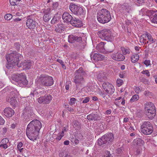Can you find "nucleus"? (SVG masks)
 I'll list each match as a JSON object with an SVG mask.
<instances>
[{
    "label": "nucleus",
    "instance_id": "f257e3e1",
    "mask_svg": "<svg viewBox=\"0 0 157 157\" xmlns=\"http://www.w3.org/2000/svg\"><path fill=\"white\" fill-rule=\"evenodd\" d=\"M42 127L41 122L37 120H34L28 125L26 129V134L31 140H36L39 131Z\"/></svg>",
    "mask_w": 157,
    "mask_h": 157
},
{
    "label": "nucleus",
    "instance_id": "f03ea898",
    "mask_svg": "<svg viewBox=\"0 0 157 157\" xmlns=\"http://www.w3.org/2000/svg\"><path fill=\"white\" fill-rule=\"evenodd\" d=\"M86 72L82 67L75 71V76L73 78V82L75 83L76 89H79L84 86L85 81L83 78L86 75Z\"/></svg>",
    "mask_w": 157,
    "mask_h": 157
},
{
    "label": "nucleus",
    "instance_id": "7ed1b4c3",
    "mask_svg": "<svg viewBox=\"0 0 157 157\" xmlns=\"http://www.w3.org/2000/svg\"><path fill=\"white\" fill-rule=\"evenodd\" d=\"M37 81L40 88L42 86H51L54 83L53 78L45 75H41L37 77Z\"/></svg>",
    "mask_w": 157,
    "mask_h": 157
},
{
    "label": "nucleus",
    "instance_id": "20e7f679",
    "mask_svg": "<svg viewBox=\"0 0 157 157\" xmlns=\"http://www.w3.org/2000/svg\"><path fill=\"white\" fill-rule=\"evenodd\" d=\"M97 18L100 23L104 24L107 23L111 19L110 13L106 9H103L98 13Z\"/></svg>",
    "mask_w": 157,
    "mask_h": 157
},
{
    "label": "nucleus",
    "instance_id": "39448f33",
    "mask_svg": "<svg viewBox=\"0 0 157 157\" xmlns=\"http://www.w3.org/2000/svg\"><path fill=\"white\" fill-rule=\"evenodd\" d=\"M11 81H15L23 85H26L28 83V81L26 79V76L24 74L21 73L20 74H13L11 75Z\"/></svg>",
    "mask_w": 157,
    "mask_h": 157
},
{
    "label": "nucleus",
    "instance_id": "423d86ee",
    "mask_svg": "<svg viewBox=\"0 0 157 157\" xmlns=\"http://www.w3.org/2000/svg\"><path fill=\"white\" fill-rule=\"evenodd\" d=\"M114 138V136L112 133H107L102 136L100 139H99L98 143L100 146L103 144H110L113 142Z\"/></svg>",
    "mask_w": 157,
    "mask_h": 157
},
{
    "label": "nucleus",
    "instance_id": "0eeeda50",
    "mask_svg": "<svg viewBox=\"0 0 157 157\" xmlns=\"http://www.w3.org/2000/svg\"><path fill=\"white\" fill-rule=\"evenodd\" d=\"M105 44V43L104 42H101L97 45L96 47L97 49L99 52L103 53L108 54L112 52L114 49V44L111 43L108 45L109 47L112 48H105L104 45Z\"/></svg>",
    "mask_w": 157,
    "mask_h": 157
},
{
    "label": "nucleus",
    "instance_id": "6e6552de",
    "mask_svg": "<svg viewBox=\"0 0 157 157\" xmlns=\"http://www.w3.org/2000/svg\"><path fill=\"white\" fill-rule=\"evenodd\" d=\"M140 130L145 135H150L153 132V127L150 122L146 121L141 124Z\"/></svg>",
    "mask_w": 157,
    "mask_h": 157
},
{
    "label": "nucleus",
    "instance_id": "1a4fd4ad",
    "mask_svg": "<svg viewBox=\"0 0 157 157\" xmlns=\"http://www.w3.org/2000/svg\"><path fill=\"white\" fill-rule=\"evenodd\" d=\"M21 55L17 52H14L6 56V58L8 63L10 64H17L21 58Z\"/></svg>",
    "mask_w": 157,
    "mask_h": 157
},
{
    "label": "nucleus",
    "instance_id": "9d476101",
    "mask_svg": "<svg viewBox=\"0 0 157 157\" xmlns=\"http://www.w3.org/2000/svg\"><path fill=\"white\" fill-rule=\"evenodd\" d=\"M97 34L101 39L107 41H111L112 40L111 31L108 29H103L97 32Z\"/></svg>",
    "mask_w": 157,
    "mask_h": 157
},
{
    "label": "nucleus",
    "instance_id": "9b49d317",
    "mask_svg": "<svg viewBox=\"0 0 157 157\" xmlns=\"http://www.w3.org/2000/svg\"><path fill=\"white\" fill-rule=\"evenodd\" d=\"M69 7L70 10L75 14L80 15L83 13V10L82 7L78 6L73 3H71Z\"/></svg>",
    "mask_w": 157,
    "mask_h": 157
},
{
    "label": "nucleus",
    "instance_id": "f8f14e48",
    "mask_svg": "<svg viewBox=\"0 0 157 157\" xmlns=\"http://www.w3.org/2000/svg\"><path fill=\"white\" fill-rule=\"evenodd\" d=\"M102 87L106 93L109 94H113L114 92V86L108 82H104L102 84Z\"/></svg>",
    "mask_w": 157,
    "mask_h": 157
},
{
    "label": "nucleus",
    "instance_id": "ddd939ff",
    "mask_svg": "<svg viewBox=\"0 0 157 157\" xmlns=\"http://www.w3.org/2000/svg\"><path fill=\"white\" fill-rule=\"evenodd\" d=\"M52 98V96L50 94H48L45 95L44 96L40 97L38 98L37 101L40 104H48L50 102Z\"/></svg>",
    "mask_w": 157,
    "mask_h": 157
},
{
    "label": "nucleus",
    "instance_id": "4468645a",
    "mask_svg": "<svg viewBox=\"0 0 157 157\" xmlns=\"http://www.w3.org/2000/svg\"><path fill=\"white\" fill-rule=\"evenodd\" d=\"M52 11V10L49 8L43 10L44 15L43 17V20L45 22L48 21L51 19Z\"/></svg>",
    "mask_w": 157,
    "mask_h": 157
},
{
    "label": "nucleus",
    "instance_id": "2eb2a0df",
    "mask_svg": "<svg viewBox=\"0 0 157 157\" xmlns=\"http://www.w3.org/2000/svg\"><path fill=\"white\" fill-rule=\"evenodd\" d=\"M91 59L94 60L95 61H101L105 59L104 55L98 53H92L90 55Z\"/></svg>",
    "mask_w": 157,
    "mask_h": 157
},
{
    "label": "nucleus",
    "instance_id": "dca6fc26",
    "mask_svg": "<svg viewBox=\"0 0 157 157\" xmlns=\"http://www.w3.org/2000/svg\"><path fill=\"white\" fill-rule=\"evenodd\" d=\"M13 96L10 95H8L6 98V100L7 101L10 102V104L13 106H15L17 104V101L16 99L15 94L13 92L11 93Z\"/></svg>",
    "mask_w": 157,
    "mask_h": 157
},
{
    "label": "nucleus",
    "instance_id": "f3484780",
    "mask_svg": "<svg viewBox=\"0 0 157 157\" xmlns=\"http://www.w3.org/2000/svg\"><path fill=\"white\" fill-rule=\"evenodd\" d=\"M111 57L114 60L118 61H122L125 58L123 55L119 52L113 54Z\"/></svg>",
    "mask_w": 157,
    "mask_h": 157
},
{
    "label": "nucleus",
    "instance_id": "a211bd4d",
    "mask_svg": "<svg viewBox=\"0 0 157 157\" xmlns=\"http://www.w3.org/2000/svg\"><path fill=\"white\" fill-rule=\"evenodd\" d=\"M36 22L29 18L27 17L26 21V26L29 29H33L36 26Z\"/></svg>",
    "mask_w": 157,
    "mask_h": 157
},
{
    "label": "nucleus",
    "instance_id": "6ab92c4d",
    "mask_svg": "<svg viewBox=\"0 0 157 157\" xmlns=\"http://www.w3.org/2000/svg\"><path fill=\"white\" fill-rule=\"evenodd\" d=\"M82 38L81 37H78L73 35H70L68 36V41L70 43H73L75 42H80L81 41Z\"/></svg>",
    "mask_w": 157,
    "mask_h": 157
},
{
    "label": "nucleus",
    "instance_id": "aec40b11",
    "mask_svg": "<svg viewBox=\"0 0 157 157\" xmlns=\"http://www.w3.org/2000/svg\"><path fill=\"white\" fill-rule=\"evenodd\" d=\"M148 107H145V113L148 117L150 118H153L155 115L156 111L155 110H149L150 108Z\"/></svg>",
    "mask_w": 157,
    "mask_h": 157
},
{
    "label": "nucleus",
    "instance_id": "412c9836",
    "mask_svg": "<svg viewBox=\"0 0 157 157\" xmlns=\"http://www.w3.org/2000/svg\"><path fill=\"white\" fill-rule=\"evenodd\" d=\"M71 24L73 26L78 28L81 27L82 25V21L79 19L75 17L73 18L71 21Z\"/></svg>",
    "mask_w": 157,
    "mask_h": 157
},
{
    "label": "nucleus",
    "instance_id": "4be33fe9",
    "mask_svg": "<svg viewBox=\"0 0 157 157\" xmlns=\"http://www.w3.org/2000/svg\"><path fill=\"white\" fill-rule=\"evenodd\" d=\"M87 118L88 120L92 121H97L101 119L100 116L97 113H92L88 115Z\"/></svg>",
    "mask_w": 157,
    "mask_h": 157
},
{
    "label": "nucleus",
    "instance_id": "5701e85b",
    "mask_svg": "<svg viewBox=\"0 0 157 157\" xmlns=\"http://www.w3.org/2000/svg\"><path fill=\"white\" fill-rule=\"evenodd\" d=\"M62 17L63 21L66 23H71L73 18L72 16L67 12L64 13L62 15Z\"/></svg>",
    "mask_w": 157,
    "mask_h": 157
},
{
    "label": "nucleus",
    "instance_id": "b1692460",
    "mask_svg": "<svg viewBox=\"0 0 157 157\" xmlns=\"http://www.w3.org/2000/svg\"><path fill=\"white\" fill-rule=\"evenodd\" d=\"M4 115L7 117H12L14 114V110L11 108L8 107L5 109L3 111Z\"/></svg>",
    "mask_w": 157,
    "mask_h": 157
},
{
    "label": "nucleus",
    "instance_id": "393cba45",
    "mask_svg": "<svg viewBox=\"0 0 157 157\" xmlns=\"http://www.w3.org/2000/svg\"><path fill=\"white\" fill-rule=\"evenodd\" d=\"M55 31L57 33H61L65 29L64 25L62 24H58L55 26Z\"/></svg>",
    "mask_w": 157,
    "mask_h": 157
},
{
    "label": "nucleus",
    "instance_id": "a878e982",
    "mask_svg": "<svg viewBox=\"0 0 157 157\" xmlns=\"http://www.w3.org/2000/svg\"><path fill=\"white\" fill-rule=\"evenodd\" d=\"M144 141L139 138H136L134 140L133 142L134 145L135 147H143Z\"/></svg>",
    "mask_w": 157,
    "mask_h": 157
},
{
    "label": "nucleus",
    "instance_id": "bb28decb",
    "mask_svg": "<svg viewBox=\"0 0 157 157\" xmlns=\"http://www.w3.org/2000/svg\"><path fill=\"white\" fill-rule=\"evenodd\" d=\"M33 63V62L30 60L25 61L22 63L23 68L25 70L29 69Z\"/></svg>",
    "mask_w": 157,
    "mask_h": 157
},
{
    "label": "nucleus",
    "instance_id": "cd10ccee",
    "mask_svg": "<svg viewBox=\"0 0 157 157\" xmlns=\"http://www.w3.org/2000/svg\"><path fill=\"white\" fill-rule=\"evenodd\" d=\"M9 140L7 138L3 139L0 142V147L6 149L8 147L7 144L8 143Z\"/></svg>",
    "mask_w": 157,
    "mask_h": 157
},
{
    "label": "nucleus",
    "instance_id": "c85d7f7f",
    "mask_svg": "<svg viewBox=\"0 0 157 157\" xmlns=\"http://www.w3.org/2000/svg\"><path fill=\"white\" fill-rule=\"evenodd\" d=\"M139 58V56L138 55L134 54L132 55L131 57V60L132 63H135L137 62Z\"/></svg>",
    "mask_w": 157,
    "mask_h": 157
},
{
    "label": "nucleus",
    "instance_id": "c756f323",
    "mask_svg": "<svg viewBox=\"0 0 157 157\" xmlns=\"http://www.w3.org/2000/svg\"><path fill=\"white\" fill-rule=\"evenodd\" d=\"M146 36L148 40V43L150 44H152L155 42V40L152 37L151 34L149 33H146L145 34V36Z\"/></svg>",
    "mask_w": 157,
    "mask_h": 157
},
{
    "label": "nucleus",
    "instance_id": "7c9ffc66",
    "mask_svg": "<svg viewBox=\"0 0 157 157\" xmlns=\"http://www.w3.org/2000/svg\"><path fill=\"white\" fill-rule=\"evenodd\" d=\"M121 49L122 51V53L124 55H125L127 54H129L130 52V50L128 48L121 47Z\"/></svg>",
    "mask_w": 157,
    "mask_h": 157
},
{
    "label": "nucleus",
    "instance_id": "2f4dec72",
    "mask_svg": "<svg viewBox=\"0 0 157 157\" xmlns=\"http://www.w3.org/2000/svg\"><path fill=\"white\" fill-rule=\"evenodd\" d=\"M149 107L150 108L149 110H155V106L154 104L151 102H147L145 104V107Z\"/></svg>",
    "mask_w": 157,
    "mask_h": 157
},
{
    "label": "nucleus",
    "instance_id": "473e14b6",
    "mask_svg": "<svg viewBox=\"0 0 157 157\" xmlns=\"http://www.w3.org/2000/svg\"><path fill=\"white\" fill-rule=\"evenodd\" d=\"M73 126L75 128L76 130H78L81 127V125L80 124L75 120L73 121Z\"/></svg>",
    "mask_w": 157,
    "mask_h": 157
},
{
    "label": "nucleus",
    "instance_id": "72a5a7b5",
    "mask_svg": "<svg viewBox=\"0 0 157 157\" xmlns=\"http://www.w3.org/2000/svg\"><path fill=\"white\" fill-rule=\"evenodd\" d=\"M135 154L136 155H137L140 154L142 151V147H135Z\"/></svg>",
    "mask_w": 157,
    "mask_h": 157
},
{
    "label": "nucleus",
    "instance_id": "f704fd0d",
    "mask_svg": "<svg viewBox=\"0 0 157 157\" xmlns=\"http://www.w3.org/2000/svg\"><path fill=\"white\" fill-rule=\"evenodd\" d=\"M59 156L60 157H72L69 154L65 152H61L59 154Z\"/></svg>",
    "mask_w": 157,
    "mask_h": 157
},
{
    "label": "nucleus",
    "instance_id": "c9c22d12",
    "mask_svg": "<svg viewBox=\"0 0 157 157\" xmlns=\"http://www.w3.org/2000/svg\"><path fill=\"white\" fill-rule=\"evenodd\" d=\"M122 8L126 12H128L130 9V7L128 4L125 3L122 6Z\"/></svg>",
    "mask_w": 157,
    "mask_h": 157
},
{
    "label": "nucleus",
    "instance_id": "e433bc0d",
    "mask_svg": "<svg viewBox=\"0 0 157 157\" xmlns=\"http://www.w3.org/2000/svg\"><path fill=\"white\" fill-rule=\"evenodd\" d=\"M64 135V134L63 133V132L59 133L57 135V137L56 139L57 141H59L61 140L62 137Z\"/></svg>",
    "mask_w": 157,
    "mask_h": 157
},
{
    "label": "nucleus",
    "instance_id": "4c0bfd02",
    "mask_svg": "<svg viewBox=\"0 0 157 157\" xmlns=\"http://www.w3.org/2000/svg\"><path fill=\"white\" fill-rule=\"evenodd\" d=\"M139 98L138 95L135 94L134 95L131 99L130 101L131 102H133L138 100Z\"/></svg>",
    "mask_w": 157,
    "mask_h": 157
},
{
    "label": "nucleus",
    "instance_id": "58836bf2",
    "mask_svg": "<svg viewBox=\"0 0 157 157\" xmlns=\"http://www.w3.org/2000/svg\"><path fill=\"white\" fill-rule=\"evenodd\" d=\"M103 73H100L98 75V78L99 81H102L106 78L105 77L103 76Z\"/></svg>",
    "mask_w": 157,
    "mask_h": 157
},
{
    "label": "nucleus",
    "instance_id": "ea45409f",
    "mask_svg": "<svg viewBox=\"0 0 157 157\" xmlns=\"http://www.w3.org/2000/svg\"><path fill=\"white\" fill-rule=\"evenodd\" d=\"M145 36V35L144 34L142 36L140 40V42L141 43H142V44H145L148 43V41L144 38V36Z\"/></svg>",
    "mask_w": 157,
    "mask_h": 157
},
{
    "label": "nucleus",
    "instance_id": "a19ab883",
    "mask_svg": "<svg viewBox=\"0 0 157 157\" xmlns=\"http://www.w3.org/2000/svg\"><path fill=\"white\" fill-rule=\"evenodd\" d=\"M19 151L22 155L24 156L25 157L26 156L27 150L23 148L21 150H20Z\"/></svg>",
    "mask_w": 157,
    "mask_h": 157
},
{
    "label": "nucleus",
    "instance_id": "79ce46f5",
    "mask_svg": "<svg viewBox=\"0 0 157 157\" xmlns=\"http://www.w3.org/2000/svg\"><path fill=\"white\" fill-rule=\"evenodd\" d=\"M10 4L12 6L17 5L20 1L18 0H9Z\"/></svg>",
    "mask_w": 157,
    "mask_h": 157
},
{
    "label": "nucleus",
    "instance_id": "37998d69",
    "mask_svg": "<svg viewBox=\"0 0 157 157\" xmlns=\"http://www.w3.org/2000/svg\"><path fill=\"white\" fill-rule=\"evenodd\" d=\"M12 17V14H7L4 17L5 19L7 20H10Z\"/></svg>",
    "mask_w": 157,
    "mask_h": 157
},
{
    "label": "nucleus",
    "instance_id": "c03bdc74",
    "mask_svg": "<svg viewBox=\"0 0 157 157\" xmlns=\"http://www.w3.org/2000/svg\"><path fill=\"white\" fill-rule=\"evenodd\" d=\"M117 83L118 86H121L123 83V81L120 78L118 79L117 81Z\"/></svg>",
    "mask_w": 157,
    "mask_h": 157
},
{
    "label": "nucleus",
    "instance_id": "a18cd8bd",
    "mask_svg": "<svg viewBox=\"0 0 157 157\" xmlns=\"http://www.w3.org/2000/svg\"><path fill=\"white\" fill-rule=\"evenodd\" d=\"M151 21L152 23L157 24V13L154 15Z\"/></svg>",
    "mask_w": 157,
    "mask_h": 157
},
{
    "label": "nucleus",
    "instance_id": "49530a36",
    "mask_svg": "<svg viewBox=\"0 0 157 157\" xmlns=\"http://www.w3.org/2000/svg\"><path fill=\"white\" fill-rule=\"evenodd\" d=\"M76 99L75 98H72L70 99V104L71 105H75V101Z\"/></svg>",
    "mask_w": 157,
    "mask_h": 157
},
{
    "label": "nucleus",
    "instance_id": "de8ad7c7",
    "mask_svg": "<svg viewBox=\"0 0 157 157\" xmlns=\"http://www.w3.org/2000/svg\"><path fill=\"white\" fill-rule=\"evenodd\" d=\"M23 145V144L21 142H20L18 143L17 145V148L19 151H20V150H21L22 149H23V148H21Z\"/></svg>",
    "mask_w": 157,
    "mask_h": 157
},
{
    "label": "nucleus",
    "instance_id": "09e8293b",
    "mask_svg": "<svg viewBox=\"0 0 157 157\" xmlns=\"http://www.w3.org/2000/svg\"><path fill=\"white\" fill-rule=\"evenodd\" d=\"M136 2L138 6H140L144 3L145 0H136Z\"/></svg>",
    "mask_w": 157,
    "mask_h": 157
},
{
    "label": "nucleus",
    "instance_id": "8fccbe9b",
    "mask_svg": "<svg viewBox=\"0 0 157 157\" xmlns=\"http://www.w3.org/2000/svg\"><path fill=\"white\" fill-rule=\"evenodd\" d=\"M142 89L141 88L138 87H135V90L137 94H139L141 90Z\"/></svg>",
    "mask_w": 157,
    "mask_h": 157
},
{
    "label": "nucleus",
    "instance_id": "3c124183",
    "mask_svg": "<svg viewBox=\"0 0 157 157\" xmlns=\"http://www.w3.org/2000/svg\"><path fill=\"white\" fill-rule=\"evenodd\" d=\"M8 63L7 64H6V67L8 69H11L13 67V66H15L16 65L15 64H10L8 62Z\"/></svg>",
    "mask_w": 157,
    "mask_h": 157
},
{
    "label": "nucleus",
    "instance_id": "603ef678",
    "mask_svg": "<svg viewBox=\"0 0 157 157\" xmlns=\"http://www.w3.org/2000/svg\"><path fill=\"white\" fill-rule=\"evenodd\" d=\"M5 123V120L1 116H0V125H2L4 124Z\"/></svg>",
    "mask_w": 157,
    "mask_h": 157
},
{
    "label": "nucleus",
    "instance_id": "864d4df0",
    "mask_svg": "<svg viewBox=\"0 0 157 157\" xmlns=\"http://www.w3.org/2000/svg\"><path fill=\"white\" fill-rule=\"evenodd\" d=\"M57 17H54L51 21V23L52 24H55L57 22Z\"/></svg>",
    "mask_w": 157,
    "mask_h": 157
},
{
    "label": "nucleus",
    "instance_id": "5fc2aeb1",
    "mask_svg": "<svg viewBox=\"0 0 157 157\" xmlns=\"http://www.w3.org/2000/svg\"><path fill=\"white\" fill-rule=\"evenodd\" d=\"M144 63L148 66L150 64V61L149 60H146L144 61Z\"/></svg>",
    "mask_w": 157,
    "mask_h": 157
},
{
    "label": "nucleus",
    "instance_id": "6e6d98bb",
    "mask_svg": "<svg viewBox=\"0 0 157 157\" xmlns=\"http://www.w3.org/2000/svg\"><path fill=\"white\" fill-rule=\"evenodd\" d=\"M90 100V98L89 97H86L85 98V99L83 100L82 101V103H87Z\"/></svg>",
    "mask_w": 157,
    "mask_h": 157
},
{
    "label": "nucleus",
    "instance_id": "4d7b16f0",
    "mask_svg": "<svg viewBox=\"0 0 157 157\" xmlns=\"http://www.w3.org/2000/svg\"><path fill=\"white\" fill-rule=\"evenodd\" d=\"M14 45L16 48L17 50H18L20 48V45L19 43H16Z\"/></svg>",
    "mask_w": 157,
    "mask_h": 157
},
{
    "label": "nucleus",
    "instance_id": "13d9d810",
    "mask_svg": "<svg viewBox=\"0 0 157 157\" xmlns=\"http://www.w3.org/2000/svg\"><path fill=\"white\" fill-rule=\"evenodd\" d=\"M151 93L148 91H145L144 92V94L146 96H149L151 95Z\"/></svg>",
    "mask_w": 157,
    "mask_h": 157
},
{
    "label": "nucleus",
    "instance_id": "bf43d9fd",
    "mask_svg": "<svg viewBox=\"0 0 157 157\" xmlns=\"http://www.w3.org/2000/svg\"><path fill=\"white\" fill-rule=\"evenodd\" d=\"M7 128L6 127H4L2 128V132L3 134H5L6 133L7 131Z\"/></svg>",
    "mask_w": 157,
    "mask_h": 157
},
{
    "label": "nucleus",
    "instance_id": "052dcab7",
    "mask_svg": "<svg viewBox=\"0 0 157 157\" xmlns=\"http://www.w3.org/2000/svg\"><path fill=\"white\" fill-rule=\"evenodd\" d=\"M116 151H117L116 152L117 154H121L122 153V150L120 148H118L117 150Z\"/></svg>",
    "mask_w": 157,
    "mask_h": 157
},
{
    "label": "nucleus",
    "instance_id": "680f3d73",
    "mask_svg": "<svg viewBox=\"0 0 157 157\" xmlns=\"http://www.w3.org/2000/svg\"><path fill=\"white\" fill-rule=\"evenodd\" d=\"M112 112V111L111 109H109L107 110L106 112V114L107 115H109V114H110Z\"/></svg>",
    "mask_w": 157,
    "mask_h": 157
},
{
    "label": "nucleus",
    "instance_id": "e2e57ef3",
    "mask_svg": "<svg viewBox=\"0 0 157 157\" xmlns=\"http://www.w3.org/2000/svg\"><path fill=\"white\" fill-rule=\"evenodd\" d=\"M144 74H145L148 77L150 76L149 72L147 70H145V72Z\"/></svg>",
    "mask_w": 157,
    "mask_h": 157
},
{
    "label": "nucleus",
    "instance_id": "0e129e2a",
    "mask_svg": "<svg viewBox=\"0 0 157 157\" xmlns=\"http://www.w3.org/2000/svg\"><path fill=\"white\" fill-rule=\"evenodd\" d=\"M69 144V142L68 140H65L64 142V144L65 145H68Z\"/></svg>",
    "mask_w": 157,
    "mask_h": 157
},
{
    "label": "nucleus",
    "instance_id": "69168bd1",
    "mask_svg": "<svg viewBox=\"0 0 157 157\" xmlns=\"http://www.w3.org/2000/svg\"><path fill=\"white\" fill-rule=\"evenodd\" d=\"M21 19H20L19 18H16L14 19V21L17 22L18 21H21Z\"/></svg>",
    "mask_w": 157,
    "mask_h": 157
},
{
    "label": "nucleus",
    "instance_id": "338daca9",
    "mask_svg": "<svg viewBox=\"0 0 157 157\" xmlns=\"http://www.w3.org/2000/svg\"><path fill=\"white\" fill-rule=\"evenodd\" d=\"M57 61L59 63H60L61 64H63V61L60 59H57Z\"/></svg>",
    "mask_w": 157,
    "mask_h": 157
},
{
    "label": "nucleus",
    "instance_id": "774afa93",
    "mask_svg": "<svg viewBox=\"0 0 157 157\" xmlns=\"http://www.w3.org/2000/svg\"><path fill=\"white\" fill-rule=\"evenodd\" d=\"M128 121V118L127 117L124 118V122H127Z\"/></svg>",
    "mask_w": 157,
    "mask_h": 157
}]
</instances>
